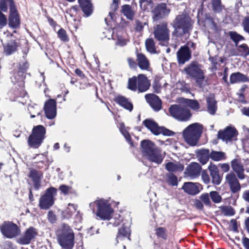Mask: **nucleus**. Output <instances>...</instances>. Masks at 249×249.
I'll return each instance as SVG.
<instances>
[{
  "label": "nucleus",
  "instance_id": "nucleus-46",
  "mask_svg": "<svg viewBox=\"0 0 249 249\" xmlns=\"http://www.w3.org/2000/svg\"><path fill=\"white\" fill-rule=\"evenodd\" d=\"M212 5L214 12L220 13L222 11L224 6L222 5L221 0H212Z\"/></svg>",
  "mask_w": 249,
  "mask_h": 249
},
{
  "label": "nucleus",
  "instance_id": "nucleus-10",
  "mask_svg": "<svg viewBox=\"0 0 249 249\" xmlns=\"http://www.w3.org/2000/svg\"><path fill=\"white\" fill-rule=\"evenodd\" d=\"M97 206L96 215L102 220H109L112 217L113 209L107 200L100 199L95 201Z\"/></svg>",
  "mask_w": 249,
  "mask_h": 249
},
{
  "label": "nucleus",
  "instance_id": "nucleus-6",
  "mask_svg": "<svg viewBox=\"0 0 249 249\" xmlns=\"http://www.w3.org/2000/svg\"><path fill=\"white\" fill-rule=\"evenodd\" d=\"M150 87V81L145 74H139L137 76H133L128 79L127 88L133 91L138 90L139 92H144Z\"/></svg>",
  "mask_w": 249,
  "mask_h": 249
},
{
  "label": "nucleus",
  "instance_id": "nucleus-14",
  "mask_svg": "<svg viewBox=\"0 0 249 249\" xmlns=\"http://www.w3.org/2000/svg\"><path fill=\"white\" fill-rule=\"evenodd\" d=\"M171 12L166 3L161 2L158 4L152 10V19L154 21H159L168 17Z\"/></svg>",
  "mask_w": 249,
  "mask_h": 249
},
{
  "label": "nucleus",
  "instance_id": "nucleus-4",
  "mask_svg": "<svg viewBox=\"0 0 249 249\" xmlns=\"http://www.w3.org/2000/svg\"><path fill=\"white\" fill-rule=\"evenodd\" d=\"M170 30L168 22L164 20L153 26V34L159 45L167 47L169 44Z\"/></svg>",
  "mask_w": 249,
  "mask_h": 249
},
{
  "label": "nucleus",
  "instance_id": "nucleus-37",
  "mask_svg": "<svg viewBox=\"0 0 249 249\" xmlns=\"http://www.w3.org/2000/svg\"><path fill=\"white\" fill-rule=\"evenodd\" d=\"M210 156L211 160L215 161L223 160L227 158L226 153L222 151L212 150Z\"/></svg>",
  "mask_w": 249,
  "mask_h": 249
},
{
  "label": "nucleus",
  "instance_id": "nucleus-19",
  "mask_svg": "<svg viewBox=\"0 0 249 249\" xmlns=\"http://www.w3.org/2000/svg\"><path fill=\"white\" fill-rule=\"evenodd\" d=\"M178 62L179 65L188 61L192 56V52L187 45L181 46L177 53Z\"/></svg>",
  "mask_w": 249,
  "mask_h": 249
},
{
  "label": "nucleus",
  "instance_id": "nucleus-44",
  "mask_svg": "<svg viewBox=\"0 0 249 249\" xmlns=\"http://www.w3.org/2000/svg\"><path fill=\"white\" fill-rule=\"evenodd\" d=\"M155 234L158 238L166 240L168 237L167 231L164 227H158L155 229Z\"/></svg>",
  "mask_w": 249,
  "mask_h": 249
},
{
  "label": "nucleus",
  "instance_id": "nucleus-57",
  "mask_svg": "<svg viewBox=\"0 0 249 249\" xmlns=\"http://www.w3.org/2000/svg\"><path fill=\"white\" fill-rule=\"evenodd\" d=\"M71 187L65 184L60 185L59 190L61 192V194L64 195H67L71 189Z\"/></svg>",
  "mask_w": 249,
  "mask_h": 249
},
{
  "label": "nucleus",
  "instance_id": "nucleus-51",
  "mask_svg": "<svg viewBox=\"0 0 249 249\" xmlns=\"http://www.w3.org/2000/svg\"><path fill=\"white\" fill-rule=\"evenodd\" d=\"M210 197V193H207L202 194L199 197L203 203L207 206H211L212 204Z\"/></svg>",
  "mask_w": 249,
  "mask_h": 249
},
{
  "label": "nucleus",
  "instance_id": "nucleus-26",
  "mask_svg": "<svg viewBox=\"0 0 249 249\" xmlns=\"http://www.w3.org/2000/svg\"><path fill=\"white\" fill-rule=\"evenodd\" d=\"M131 230L129 227H127L123 224L121 227L119 228L118 232L116 237L117 243L119 241H122L125 238H127L129 240H131Z\"/></svg>",
  "mask_w": 249,
  "mask_h": 249
},
{
  "label": "nucleus",
  "instance_id": "nucleus-27",
  "mask_svg": "<svg viewBox=\"0 0 249 249\" xmlns=\"http://www.w3.org/2000/svg\"><path fill=\"white\" fill-rule=\"evenodd\" d=\"M113 101L120 106L129 111L133 110V106L132 103L125 96L118 95L114 98Z\"/></svg>",
  "mask_w": 249,
  "mask_h": 249
},
{
  "label": "nucleus",
  "instance_id": "nucleus-7",
  "mask_svg": "<svg viewBox=\"0 0 249 249\" xmlns=\"http://www.w3.org/2000/svg\"><path fill=\"white\" fill-rule=\"evenodd\" d=\"M201 67V65L197 61H194L184 69V71L187 75L195 80L196 83L199 88H202L205 75Z\"/></svg>",
  "mask_w": 249,
  "mask_h": 249
},
{
  "label": "nucleus",
  "instance_id": "nucleus-60",
  "mask_svg": "<svg viewBox=\"0 0 249 249\" xmlns=\"http://www.w3.org/2000/svg\"><path fill=\"white\" fill-rule=\"evenodd\" d=\"M244 30L249 34V16L245 17L242 21Z\"/></svg>",
  "mask_w": 249,
  "mask_h": 249
},
{
  "label": "nucleus",
  "instance_id": "nucleus-22",
  "mask_svg": "<svg viewBox=\"0 0 249 249\" xmlns=\"http://www.w3.org/2000/svg\"><path fill=\"white\" fill-rule=\"evenodd\" d=\"M145 98L150 106L156 111L161 109L162 102L159 97L154 94H147Z\"/></svg>",
  "mask_w": 249,
  "mask_h": 249
},
{
  "label": "nucleus",
  "instance_id": "nucleus-55",
  "mask_svg": "<svg viewBox=\"0 0 249 249\" xmlns=\"http://www.w3.org/2000/svg\"><path fill=\"white\" fill-rule=\"evenodd\" d=\"M201 178L203 182L206 184H208L211 182V179L210 178V176L209 175L207 170H203L201 171Z\"/></svg>",
  "mask_w": 249,
  "mask_h": 249
},
{
  "label": "nucleus",
  "instance_id": "nucleus-40",
  "mask_svg": "<svg viewBox=\"0 0 249 249\" xmlns=\"http://www.w3.org/2000/svg\"><path fill=\"white\" fill-rule=\"evenodd\" d=\"M184 166L182 164H176L173 162H168L165 164L166 169L171 172L183 170Z\"/></svg>",
  "mask_w": 249,
  "mask_h": 249
},
{
  "label": "nucleus",
  "instance_id": "nucleus-39",
  "mask_svg": "<svg viewBox=\"0 0 249 249\" xmlns=\"http://www.w3.org/2000/svg\"><path fill=\"white\" fill-rule=\"evenodd\" d=\"M7 3H9L10 10L16 7L15 2L13 0H0V10L1 11L6 12L8 10Z\"/></svg>",
  "mask_w": 249,
  "mask_h": 249
},
{
  "label": "nucleus",
  "instance_id": "nucleus-17",
  "mask_svg": "<svg viewBox=\"0 0 249 249\" xmlns=\"http://www.w3.org/2000/svg\"><path fill=\"white\" fill-rule=\"evenodd\" d=\"M226 181L228 184L231 194L238 196L241 186L235 175L232 172L228 174L226 176Z\"/></svg>",
  "mask_w": 249,
  "mask_h": 249
},
{
  "label": "nucleus",
  "instance_id": "nucleus-21",
  "mask_svg": "<svg viewBox=\"0 0 249 249\" xmlns=\"http://www.w3.org/2000/svg\"><path fill=\"white\" fill-rule=\"evenodd\" d=\"M8 25L10 27L13 29H18L20 27V16L16 7L10 10Z\"/></svg>",
  "mask_w": 249,
  "mask_h": 249
},
{
  "label": "nucleus",
  "instance_id": "nucleus-62",
  "mask_svg": "<svg viewBox=\"0 0 249 249\" xmlns=\"http://www.w3.org/2000/svg\"><path fill=\"white\" fill-rule=\"evenodd\" d=\"M217 166L220 167L224 173L228 172L230 169V165L228 163H219Z\"/></svg>",
  "mask_w": 249,
  "mask_h": 249
},
{
  "label": "nucleus",
  "instance_id": "nucleus-32",
  "mask_svg": "<svg viewBox=\"0 0 249 249\" xmlns=\"http://www.w3.org/2000/svg\"><path fill=\"white\" fill-rule=\"evenodd\" d=\"M196 153L199 161L202 165L206 164L211 158V152L208 149H199Z\"/></svg>",
  "mask_w": 249,
  "mask_h": 249
},
{
  "label": "nucleus",
  "instance_id": "nucleus-25",
  "mask_svg": "<svg viewBox=\"0 0 249 249\" xmlns=\"http://www.w3.org/2000/svg\"><path fill=\"white\" fill-rule=\"evenodd\" d=\"M231 167L239 179H243L245 178L244 168L241 161L239 159H234L231 161Z\"/></svg>",
  "mask_w": 249,
  "mask_h": 249
},
{
  "label": "nucleus",
  "instance_id": "nucleus-48",
  "mask_svg": "<svg viewBox=\"0 0 249 249\" xmlns=\"http://www.w3.org/2000/svg\"><path fill=\"white\" fill-rule=\"evenodd\" d=\"M210 196L212 201L214 203H219L222 201V198L219 193L216 191L210 192Z\"/></svg>",
  "mask_w": 249,
  "mask_h": 249
},
{
  "label": "nucleus",
  "instance_id": "nucleus-28",
  "mask_svg": "<svg viewBox=\"0 0 249 249\" xmlns=\"http://www.w3.org/2000/svg\"><path fill=\"white\" fill-rule=\"evenodd\" d=\"M207 110L211 115L215 114L217 110V104L214 94H210L206 98Z\"/></svg>",
  "mask_w": 249,
  "mask_h": 249
},
{
  "label": "nucleus",
  "instance_id": "nucleus-12",
  "mask_svg": "<svg viewBox=\"0 0 249 249\" xmlns=\"http://www.w3.org/2000/svg\"><path fill=\"white\" fill-rule=\"evenodd\" d=\"M57 189L53 187L48 188L44 194L39 198L38 206L41 210H48L54 204V196L56 195Z\"/></svg>",
  "mask_w": 249,
  "mask_h": 249
},
{
  "label": "nucleus",
  "instance_id": "nucleus-56",
  "mask_svg": "<svg viewBox=\"0 0 249 249\" xmlns=\"http://www.w3.org/2000/svg\"><path fill=\"white\" fill-rule=\"evenodd\" d=\"M0 10V29L5 27L8 22L6 16Z\"/></svg>",
  "mask_w": 249,
  "mask_h": 249
},
{
  "label": "nucleus",
  "instance_id": "nucleus-35",
  "mask_svg": "<svg viewBox=\"0 0 249 249\" xmlns=\"http://www.w3.org/2000/svg\"><path fill=\"white\" fill-rule=\"evenodd\" d=\"M13 94L14 95L15 98L24 97L27 94L25 89L24 83L23 85L18 84L17 86H15V88L13 90Z\"/></svg>",
  "mask_w": 249,
  "mask_h": 249
},
{
  "label": "nucleus",
  "instance_id": "nucleus-16",
  "mask_svg": "<svg viewBox=\"0 0 249 249\" xmlns=\"http://www.w3.org/2000/svg\"><path fill=\"white\" fill-rule=\"evenodd\" d=\"M36 229L30 227L27 229L23 234L18 239L17 242L20 245H28L34 240L37 235Z\"/></svg>",
  "mask_w": 249,
  "mask_h": 249
},
{
  "label": "nucleus",
  "instance_id": "nucleus-30",
  "mask_svg": "<svg viewBox=\"0 0 249 249\" xmlns=\"http://www.w3.org/2000/svg\"><path fill=\"white\" fill-rule=\"evenodd\" d=\"M201 185L198 183L185 182L182 188L185 192L191 195H196L200 191Z\"/></svg>",
  "mask_w": 249,
  "mask_h": 249
},
{
  "label": "nucleus",
  "instance_id": "nucleus-34",
  "mask_svg": "<svg viewBox=\"0 0 249 249\" xmlns=\"http://www.w3.org/2000/svg\"><path fill=\"white\" fill-rule=\"evenodd\" d=\"M248 81L249 79L247 76L240 72L231 73L230 77V82L231 84L236 83L246 82Z\"/></svg>",
  "mask_w": 249,
  "mask_h": 249
},
{
  "label": "nucleus",
  "instance_id": "nucleus-50",
  "mask_svg": "<svg viewBox=\"0 0 249 249\" xmlns=\"http://www.w3.org/2000/svg\"><path fill=\"white\" fill-rule=\"evenodd\" d=\"M58 37L62 41L67 42L69 40V36L65 30L60 28L57 32Z\"/></svg>",
  "mask_w": 249,
  "mask_h": 249
},
{
  "label": "nucleus",
  "instance_id": "nucleus-23",
  "mask_svg": "<svg viewBox=\"0 0 249 249\" xmlns=\"http://www.w3.org/2000/svg\"><path fill=\"white\" fill-rule=\"evenodd\" d=\"M43 173L41 171L34 168L29 169L28 177L33 181L34 186L36 190L38 189L41 186V180L43 178Z\"/></svg>",
  "mask_w": 249,
  "mask_h": 249
},
{
  "label": "nucleus",
  "instance_id": "nucleus-49",
  "mask_svg": "<svg viewBox=\"0 0 249 249\" xmlns=\"http://www.w3.org/2000/svg\"><path fill=\"white\" fill-rule=\"evenodd\" d=\"M184 103L194 110H198L200 108L199 103L196 100L186 99Z\"/></svg>",
  "mask_w": 249,
  "mask_h": 249
},
{
  "label": "nucleus",
  "instance_id": "nucleus-24",
  "mask_svg": "<svg viewBox=\"0 0 249 249\" xmlns=\"http://www.w3.org/2000/svg\"><path fill=\"white\" fill-rule=\"evenodd\" d=\"M78 2L84 16L89 17L92 14L94 7L91 0H78Z\"/></svg>",
  "mask_w": 249,
  "mask_h": 249
},
{
  "label": "nucleus",
  "instance_id": "nucleus-38",
  "mask_svg": "<svg viewBox=\"0 0 249 249\" xmlns=\"http://www.w3.org/2000/svg\"><path fill=\"white\" fill-rule=\"evenodd\" d=\"M122 12L128 19L132 20L133 19L135 13L130 5L128 4L123 5Z\"/></svg>",
  "mask_w": 249,
  "mask_h": 249
},
{
  "label": "nucleus",
  "instance_id": "nucleus-13",
  "mask_svg": "<svg viewBox=\"0 0 249 249\" xmlns=\"http://www.w3.org/2000/svg\"><path fill=\"white\" fill-rule=\"evenodd\" d=\"M142 124L155 135L160 134L164 136H172L174 133L164 126H159L158 123L152 119H146Z\"/></svg>",
  "mask_w": 249,
  "mask_h": 249
},
{
  "label": "nucleus",
  "instance_id": "nucleus-1",
  "mask_svg": "<svg viewBox=\"0 0 249 249\" xmlns=\"http://www.w3.org/2000/svg\"><path fill=\"white\" fill-rule=\"evenodd\" d=\"M193 21L191 18L186 14L178 15L173 20L172 25L174 29L173 35L181 37L186 35H190L193 28Z\"/></svg>",
  "mask_w": 249,
  "mask_h": 249
},
{
  "label": "nucleus",
  "instance_id": "nucleus-47",
  "mask_svg": "<svg viewBox=\"0 0 249 249\" xmlns=\"http://www.w3.org/2000/svg\"><path fill=\"white\" fill-rule=\"evenodd\" d=\"M120 130L122 134L124 136L126 140L130 143L132 144V141L131 136L128 131L126 130L125 126L124 123L120 124Z\"/></svg>",
  "mask_w": 249,
  "mask_h": 249
},
{
  "label": "nucleus",
  "instance_id": "nucleus-64",
  "mask_svg": "<svg viewBox=\"0 0 249 249\" xmlns=\"http://www.w3.org/2000/svg\"><path fill=\"white\" fill-rule=\"evenodd\" d=\"M136 26L135 27V30L137 32H141L143 30V25L142 23L139 20H136L135 21Z\"/></svg>",
  "mask_w": 249,
  "mask_h": 249
},
{
  "label": "nucleus",
  "instance_id": "nucleus-52",
  "mask_svg": "<svg viewBox=\"0 0 249 249\" xmlns=\"http://www.w3.org/2000/svg\"><path fill=\"white\" fill-rule=\"evenodd\" d=\"M222 211L226 216H233L235 213L234 209L231 206H224Z\"/></svg>",
  "mask_w": 249,
  "mask_h": 249
},
{
  "label": "nucleus",
  "instance_id": "nucleus-20",
  "mask_svg": "<svg viewBox=\"0 0 249 249\" xmlns=\"http://www.w3.org/2000/svg\"><path fill=\"white\" fill-rule=\"evenodd\" d=\"M45 115L48 119H53L56 115V102L55 100L50 99L47 100L44 106Z\"/></svg>",
  "mask_w": 249,
  "mask_h": 249
},
{
  "label": "nucleus",
  "instance_id": "nucleus-43",
  "mask_svg": "<svg viewBox=\"0 0 249 249\" xmlns=\"http://www.w3.org/2000/svg\"><path fill=\"white\" fill-rule=\"evenodd\" d=\"M25 78V75L21 74L18 71H16L13 73L11 78L13 83L23 85L24 83V79Z\"/></svg>",
  "mask_w": 249,
  "mask_h": 249
},
{
  "label": "nucleus",
  "instance_id": "nucleus-36",
  "mask_svg": "<svg viewBox=\"0 0 249 249\" xmlns=\"http://www.w3.org/2000/svg\"><path fill=\"white\" fill-rule=\"evenodd\" d=\"M77 206L74 204L69 203L68 207L62 213V217L65 219H70L76 212Z\"/></svg>",
  "mask_w": 249,
  "mask_h": 249
},
{
  "label": "nucleus",
  "instance_id": "nucleus-11",
  "mask_svg": "<svg viewBox=\"0 0 249 249\" xmlns=\"http://www.w3.org/2000/svg\"><path fill=\"white\" fill-rule=\"evenodd\" d=\"M0 231L3 237L12 239L20 234V227L11 221H4L0 225Z\"/></svg>",
  "mask_w": 249,
  "mask_h": 249
},
{
  "label": "nucleus",
  "instance_id": "nucleus-18",
  "mask_svg": "<svg viewBox=\"0 0 249 249\" xmlns=\"http://www.w3.org/2000/svg\"><path fill=\"white\" fill-rule=\"evenodd\" d=\"M212 183L214 185H219L223 178V173H220L218 166L211 162L208 167Z\"/></svg>",
  "mask_w": 249,
  "mask_h": 249
},
{
  "label": "nucleus",
  "instance_id": "nucleus-31",
  "mask_svg": "<svg viewBox=\"0 0 249 249\" xmlns=\"http://www.w3.org/2000/svg\"><path fill=\"white\" fill-rule=\"evenodd\" d=\"M186 170L190 177L196 178L200 175L202 167L198 163L192 162L187 167Z\"/></svg>",
  "mask_w": 249,
  "mask_h": 249
},
{
  "label": "nucleus",
  "instance_id": "nucleus-58",
  "mask_svg": "<svg viewBox=\"0 0 249 249\" xmlns=\"http://www.w3.org/2000/svg\"><path fill=\"white\" fill-rule=\"evenodd\" d=\"M140 7L143 10H146L148 9L147 6L151 5L152 4V1L151 0H140Z\"/></svg>",
  "mask_w": 249,
  "mask_h": 249
},
{
  "label": "nucleus",
  "instance_id": "nucleus-29",
  "mask_svg": "<svg viewBox=\"0 0 249 249\" xmlns=\"http://www.w3.org/2000/svg\"><path fill=\"white\" fill-rule=\"evenodd\" d=\"M19 46V42L15 39H11L5 45H3L4 53L7 55H11L18 51Z\"/></svg>",
  "mask_w": 249,
  "mask_h": 249
},
{
  "label": "nucleus",
  "instance_id": "nucleus-41",
  "mask_svg": "<svg viewBox=\"0 0 249 249\" xmlns=\"http://www.w3.org/2000/svg\"><path fill=\"white\" fill-rule=\"evenodd\" d=\"M146 50L151 53H156V48L155 42L152 38H148L146 39L145 42Z\"/></svg>",
  "mask_w": 249,
  "mask_h": 249
},
{
  "label": "nucleus",
  "instance_id": "nucleus-33",
  "mask_svg": "<svg viewBox=\"0 0 249 249\" xmlns=\"http://www.w3.org/2000/svg\"><path fill=\"white\" fill-rule=\"evenodd\" d=\"M137 61L139 68L142 70H147L150 64L145 55L142 53H137Z\"/></svg>",
  "mask_w": 249,
  "mask_h": 249
},
{
  "label": "nucleus",
  "instance_id": "nucleus-5",
  "mask_svg": "<svg viewBox=\"0 0 249 249\" xmlns=\"http://www.w3.org/2000/svg\"><path fill=\"white\" fill-rule=\"evenodd\" d=\"M46 129L42 125H37L33 127L31 134L27 139L29 147L37 149L43 142L46 138Z\"/></svg>",
  "mask_w": 249,
  "mask_h": 249
},
{
  "label": "nucleus",
  "instance_id": "nucleus-45",
  "mask_svg": "<svg viewBox=\"0 0 249 249\" xmlns=\"http://www.w3.org/2000/svg\"><path fill=\"white\" fill-rule=\"evenodd\" d=\"M120 1V0H113V2L110 4V11L109 12V16L112 20L115 17V12L118 9Z\"/></svg>",
  "mask_w": 249,
  "mask_h": 249
},
{
  "label": "nucleus",
  "instance_id": "nucleus-15",
  "mask_svg": "<svg viewBox=\"0 0 249 249\" xmlns=\"http://www.w3.org/2000/svg\"><path fill=\"white\" fill-rule=\"evenodd\" d=\"M237 135L238 131L235 127L227 126L218 132L217 138L227 142L236 140Z\"/></svg>",
  "mask_w": 249,
  "mask_h": 249
},
{
  "label": "nucleus",
  "instance_id": "nucleus-3",
  "mask_svg": "<svg viewBox=\"0 0 249 249\" xmlns=\"http://www.w3.org/2000/svg\"><path fill=\"white\" fill-rule=\"evenodd\" d=\"M56 235L58 242L63 249H72L74 244V233L68 224H61L57 231Z\"/></svg>",
  "mask_w": 249,
  "mask_h": 249
},
{
  "label": "nucleus",
  "instance_id": "nucleus-54",
  "mask_svg": "<svg viewBox=\"0 0 249 249\" xmlns=\"http://www.w3.org/2000/svg\"><path fill=\"white\" fill-rule=\"evenodd\" d=\"M167 182L172 186H177L178 184L177 177L172 173L170 174L168 176Z\"/></svg>",
  "mask_w": 249,
  "mask_h": 249
},
{
  "label": "nucleus",
  "instance_id": "nucleus-53",
  "mask_svg": "<svg viewBox=\"0 0 249 249\" xmlns=\"http://www.w3.org/2000/svg\"><path fill=\"white\" fill-rule=\"evenodd\" d=\"M28 68L29 63L27 62H25L22 64H19L17 71H18L21 74L25 75Z\"/></svg>",
  "mask_w": 249,
  "mask_h": 249
},
{
  "label": "nucleus",
  "instance_id": "nucleus-9",
  "mask_svg": "<svg viewBox=\"0 0 249 249\" xmlns=\"http://www.w3.org/2000/svg\"><path fill=\"white\" fill-rule=\"evenodd\" d=\"M169 112L172 117L181 122H186L192 116L190 109L182 105H171L169 108Z\"/></svg>",
  "mask_w": 249,
  "mask_h": 249
},
{
  "label": "nucleus",
  "instance_id": "nucleus-2",
  "mask_svg": "<svg viewBox=\"0 0 249 249\" xmlns=\"http://www.w3.org/2000/svg\"><path fill=\"white\" fill-rule=\"evenodd\" d=\"M141 152L144 157L150 161L160 164L163 160V157L160 150L156 144L149 140H143L141 142Z\"/></svg>",
  "mask_w": 249,
  "mask_h": 249
},
{
  "label": "nucleus",
  "instance_id": "nucleus-59",
  "mask_svg": "<svg viewBox=\"0 0 249 249\" xmlns=\"http://www.w3.org/2000/svg\"><path fill=\"white\" fill-rule=\"evenodd\" d=\"M194 206L197 210L202 211L204 209L203 202L200 199H196L194 201Z\"/></svg>",
  "mask_w": 249,
  "mask_h": 249
},
{
  "label": "nucleus",
  "instance_id": "nucleus-42",
  "mask_svg": "<svg viewBox=\"0 0 249 249\" xmlns=\"http://www.w3.org/2000/svg\"><path fill=\"white\" fill-rule=\"evenodd\" d=\"M228 34L231 40H232L237 46L239 42L245 39V37L242 35L238 34L235 31H230Z\"/></svg>",
  "mask_w": 249,
  "mask_h": 249
},
{
  "label": "nucleus",
  "instance_id": "nucleus-63",
  "mask_svg": "<svg viewBox=\"0 0 249 249\" xmlns=\"http://www.w3.org/2000/svg\"><path fill=\"white\" fill-rule=\"evenodd\" d=\"M238 48L242 49V51L244 53L245 56H247L249 54V48L246 44H242L239 45Z\"/></svg>",
  "mask_w": 249,
  "mask_h": 249
},
{
  "label": "nucleus",
  "instance_id": "nucleus-61",
  "mask_svg": "<svg viewBox=\"0 0 249 249\" xmlns=\"http://www.w3.org/2000/svg\"><path fill=\"white\" fill-rule=\"evenodd\" d=\"M48 218L49 221L52 224L56 222V217L55 214L52 211H50L48 213Z\"/></svg>",
  "mask_w": 249,
  "mask_h": 249
},
{
  "label": "nucleus",
  "instance_id": "nucleus-8",
  "mask_svg": "<svg viewBox=\"0 0 249 249\" xmlns=\"http://www.w3.org/2000/svg\"><path fill=\"white\" fill-rule=\"evenodd\" d=\"M202 133L200 126L197 123H194L189 125L183 132V135L185 141L190 145L196 144Z\"/></svg>",
  "mask_w": 249,
  "mask_h": 249
}]
</instances>
